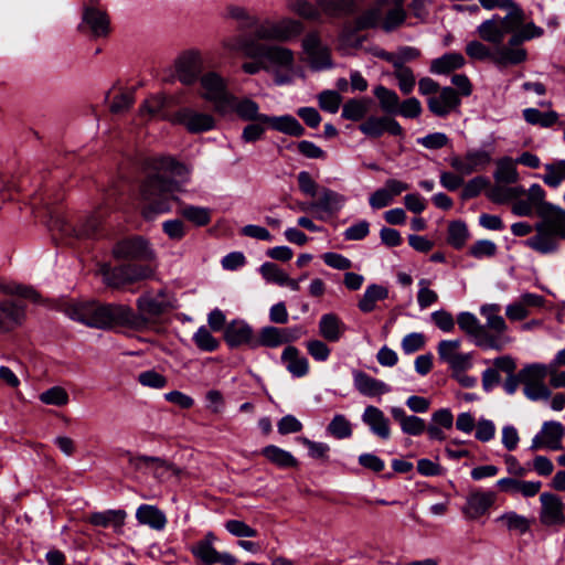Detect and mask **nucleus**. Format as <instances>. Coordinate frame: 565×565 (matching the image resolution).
<instances>
[{
    "label": "nucleus",
    "instance_id": "nucleus-1",
    "mask_svg": "<svg viewBox=\"0 0 565 565\" xmlns=\"http://www.w3.org/2000/svg\"><path fill=\"white\" fill-rule=\"evenodd\" d=\"M255 30L250 35H243L238 40L237 49L249 58H266L269 65L292 70L295 64L294 52L277 44H266L262 41L288 42L303 32L302 22L284 18L279 21L264 20L254 25Z\"/></svg>",
    "mask_w": 565,
    "mask_h": 565
},
{
    "label": "nucleus",
    "instance_id": "nucleus-2",
    "mask_svg": "<svg viewBox=\"0 0 565 565\" xmlns=\"http://www.w3.org/2000/svg\"><path fill=\"white\" fill-rule=\"evenodd\" d=\"M64 312L72 320L96 329H110L115 326H139L129 306L102 303L94 300L67 302Z\"/></svg>",
    "mask_w": 565,
    "mask_h": 565
},
{
    "label": "nucleus",
    "instance_id": "nucleus-3",
    "mask_svg": "<svg viewBox=\"0 0 565 565\" xmlns=\"http://www.w3.org/2000/svg\"><path fill=\"white\" fill-rule=\"evenodd\" d=\"M541 222L535 224L536 234L525 241V245L540 254H551L558 249L557 239H565V210L553 204L540 212Z\"/></svg>",
    "mask_w": 565,
    "mask_h": 565
},
{
    "label": "nucleus",
    "instance_id": "nucleus-4",
    "mask_svg": "<svg viewBox=\"0 0 565 565\" xmlns=\"http://www.w3.org/2000/svg\"><path fill=\"white\" fill-rule=\"evenodd\" d=\"M179 191L180 186L175 179H146L141 186V195L146 201L143 216L153 218L157 214L169 212Z\"/></svg>",
    "mask_w": 565,
    "mask_h": 565
},
{
    "label": "nucleus",
    "instance_id": "nucleus-5",
    "mask_svg": "<svg viewBox=\"0 0 565 565\" xmlns=\"http://www.w3.org/2000/svg\"><path fill=\"white\" fill-rule=\"evenodd\" d=\"M500 311L499 303H486L480 307V313L486 319V323L482 324L486 327V350L502 351L513 341L508 334V324Z\"/></svg>",
    "mask_w": 565,
    "mask_h": 565
},
{
    "label": "nucleus",
    "instance_id": "nucleus-6",
    "mask_svg": "<svg viewBox=\"0 0 565 565\" xmlns=\"http://www.w3.org/2000/svg\"><path fill=\"white\" fill-rule=\"evenodd\" d=\"M134 164L146 177H183L191 173L188 166L170 156H139Z\"/></svg>",
    "mask_w": 565,
    "mask_h": 565
},
{
    "label": "nucleus",
    "instance_id": "nucleus-7",
    "mask_svg": "<svg viewBox=\"0 0 565 565\" xmlns=\"http://www.w3.org/2000/svg\"><path fill=\"white\" fill-rule=\"evenodd\" d=\"M199 83V95L211 103L215 113L220 115L221 110H224L225 104L233 99L227 81L218 73L210 71L200 76Z\"/></svg>",
    "mask_w": 565,
    "mask_h": 565
},
{
    "label": "nucleus",
    "instance_id": "nucleus-8",
    "mask_svg": "<svg viewBox=\"0 0 565 565\" xmlns=\"http://www.w3.org/2000/svg\"><path fill=\"white\" fill-rule=\"evenodd\" d=\"M217 536L209 531L194 542L189 551L196 561V565H236L237 558L228 552H218L215 547Z\"/></svg>",
    "mask_w": 565,
    "mask_h": 565
},
{
    "label": "nucleus",
    "instance_id": "nucleus-9",
    "mask_svg": "<svg viewBox=\"0 0 565 565\" xmlns=\"http://www.w3.org/2000/svg\"><path fill=\"white\" fill-rule=\"evenodd\" d=\"M79 30L92 38H104L110 32V20L99 0H84Z\"/></svg>",
    "mask_w": 565,
    "mask_h": 565
},
{
    "label": "nucleus",
    "instance_id": "nucleus-10",
    "mask_svg": "<svg viewBox=\"0 0 565 565\" xmlns=\"http://www.w3.org/2000/svg\"><path fill=\"white\" fill-rule=\"evenodd\" d=\"M381 6L376 3L375 7L363 11L359 17L345 21L341 32L342 44L359 47L362 44L363 39L355 34L360 31L377 26L381 23Z\"/></svg>",
    "mask_w": 565,
    "mask_h": 565
},
{
    "label": "nucleus",
    "instance_id": "nucleus-11",
    "mask_svg": "<svg viewBox=\"0 0 565 565\" xmlns=\"http://www.w3.org/2000/svg\"><path fill=\"white\" fill-rule=\"evenodd\" d=\"M548 375V367L545 364L533 363L521 370L524 395L530 401L548 399L550 388L545 385V377Z\"/></svg>",
    "mask_w": 565,
    "mask_h": 565
},
{
    "label": "nucleus",
    "instance_id": "nucleus-12",
    "mask_svg": "<svg viewBox=\"0 0 565 565\" xmlns=\"http://www.w3.org/2000/svg\"><path fill=\"white\" fill-rule=\"evenodd\" d=\"M138 315L135 317L140 321L139 326H132L136 329L146 327L150 321L159 318L167 312L172 306L167 299L166 289H160L157 295L146 292L137 299Z\"/></svg>",
    "mask_w": 565,
    "mask_h": 565
},
{
    "label": "nucleus",
    "instance_id": "nucleus-13",
    "mask_svg": "<svg viewBox=\"0 0 565 565\" xmlns=\"http://www.w3.org/2000/svg\"><path fill=\"white\" fill-rule=\"evenodd\" d=\"M128 465L135 471L150 472L154 478L163 481L170 477H178L181 470L173 463L167 461L160 457L146 456V455H132L127 452Z\"/></svg>",
    "mask_w": 565,
    "mask_h": 565
},
{
    "label": "nucleus",
    "instance_id": "nucleus-14",
    "mask_svg": "<svg viewBox=\"0 0 565 565\" xmlns=\"http://www.w3.org/2000/svg\"><path fill=\"white\" fill-rule=\"evenodd\" d=\"M170 121L183 126L190 134L206 132L215 128V119L211 114L199 111L192 107H181L174 111Z\"/></svg>",
    "mask_w": 565,
    "mask_h": 565
},
{
    "label": "nucleus",
    "instance_id": "nucleus-15",
    "mask_svg": "<svg viewBox=\"0 0 565 565\" xmlns=\"http://www.w3.org/2000/svg\"><path fill=\"white\" fill-rule=\"evenodd\" d=\"M302 49L312 70L322 71L333 66L330 50L322 44L318 32H309L302 39Z\"/></svg>",
    "mask_w": 565,
    "mask_h": 565
},
{
    "label": "nucleus",
    "instance_id": "nucleus-16",
    "mask_svg": "<svg viewBox=\"0 0 565 565\" xmlns=\"http://www.w3.org/2000/svg\"><path fill=\"white\" fill-rule=\"evenodd\" d=\"M303 334L305 330L299 326L290 328L267 326L260 329L259 337L256 338V343L257 347L277 348L282 344L295 342Z\"/></svg>",
    "mask_w": 565,
    "mask_h": 565
},
{
    "label": "nucleus",
    "instance_id": "nucleus-17",
    "mask_svg": "<svg viewBox=\"0 0 565 565\" xmlns=\"http://www.w3.org/2000/svg\"><path fill=\"white\" fill-rule=\"evenodd\" d=\"M102 225V218L97 215H92L85 220L79 226H74L63 216H56L52 220L51 226L57 230L65 237H73L76 239H87L96 235Z\"/></svg>",
    "mask_w": 565,
    "mask_h": 565
},
{
    "label": "nucleus",
    "instance_id": "nucleus-18",
    "mask_svg": "<svg viewBox=\"0 0 565 565\" xmlns=\"http://www.w3.org/2000/svg\"><path fill=\"white\" fill-rule=\"evenodd\" d=\"M497 501V493L490 490H471L462 507V513L468 520H479L487 515Z\"/></svg>",
    "mask_w": 565,
    "mask_h": 565
},
{
    "label": "nucleus",
    "instance_id": "nucleus-19",
    "mask_svg": "<svg viewBox=\"0 0 565 565\" xmlns=\"http://www.w3.org/2000/svg\"><path fill=\"white\" fill-rule=\"evenodd\" d=\"M175 77L183 85L196 83L202 73L201 55L194 51L183 52L174 62Z\"/></svg>",
    "mask_w": 565,
    "mask_h": 565
},
{
    "label": "nucleus",
    "instance_id": "nucleus-20",
    "mask_svg": "<svg viewBox=\"0 0 565 565\" xmlns=\"http://www.w3.org/2000/svg\"><path fill=\"white\" fill-rule=\"evenodd\" d=\"M540 502L539 518L544 526H555L565 523V504L559 497L551 492H543L540 495Z\"/></svg>",
    "mask_w": 565,
    "mask_h": 565
},
{
    "label": "nucleus",
    "instance_id": "nucleus-21",
    "mask_svg": "<svg viewBox=\"0 0 565 565\" xmlns=\"http://www.w3.org/2000/svg\"><path fill=\"white\" fill-rule=\"evenodd\" d=\"M113 255L117 259L149 260L153 252L142 237H132L118 242L113 248Z\"/></svg>",
    "mask_w": 565,
    "mask_h": 565
},
{
    "label": "nucleus",
    "instance_id": "nucleus-22",
    "mask_svg": "<svg viewBox=\"0 0 565 565\" xmlns=\"http://www.w3.org/2000/svg\"><path fill=\"white\" fill-rule=\"evenodd\" d=\"M230 102L225 104L224 110H221V116L236 114L238 118L244 121H257L263 124V118L267 117L265 114L259 113V106L256 102L248 97L238 98L232 94Z\"/></svg>",
    "mask_w": 565,
    "mask_h": 565
},
{
    "label": "nucleus",
    "instance_id": "nucleus-23",
    "mask_svg": "<svg viewBox=\"0 0 565 565\" xmlns=\"http://www.w3.org/2000/svg\"><path fill=\"white\" fill-rule=\"evenodd\" d=\"M518 179H495V183L486 189L487 196L494 203L516 202L525 190L516 183Z\"/></svg>",
    "mask_w": 565,
    "mask_h": 565
},
{
    "label": "nucleus",
    "instance_id": "nucleus-24",
    "mask_svg": "<svg viewBox=\"0 0 565 565\" xmlns=\"http://www.w3.org/2000/svg\"><path fill=\"white\" fill-rule=\"evenodd\" d=\"M359 129L370 138H379L384 132H388L392 136L403 135V128L399 122L390 116H370L359 126Z\"/></svg>",
    "mask_w": 565,
    "mask_h": 565
},
{
    "label": "nucleus",
    "instance_id": "nucleus-25",
    "mask_svg": "<svg viewBox=\"0 0 565 565\" xmlns=\"http://www.w3.org/2000/svg\"><path fill=\"white\" fill-rule=\"evenodd\" d=\"M224 339L231 348L248 345L257 348L253 328L244 320H234L228 323L224 331Z\"/></svg>",
    "mask_w": 565,
    "mask_h": 565
},
{
    "label": "nucleus",
    "instance_id": "nucleus-26",
    "mask_svg": "<svg viewBox=\"0 0 565 565\" xmlns=\"http://www.w3.org/2000/svg\"><path fill=\"white\" fill-rule=\"evenodd\" d=\"M544 298L537 294L525 292L505 308V316L510 321H521L531 313V308L544 306Z\"/></svg>",
    "mask_w": 565,
    "mask_h": 565
},
{
    "label": "nucleus",
    "instance_id": "nucleus-27",
    "mask_svg": "<svg viewBox=\"0 0 565 565\" xmlns=\"http://www.w3.org/2000/svg\"><path fill=\"white\" fill-rule=\"evenodd\" d=\"M545 192L541 185L534 183L530 186L529 192L520 198L519 201L512 205V212L519 216H530L535 207L539 209V213L550 203L544 202Z\"/></svg>",
    "mask_w": 565,
    "mask_h": 565
},
{
    "label": "nucleus",
    "instance_id": "nucleus-28",
    "mask_svg": "<svg viewBox=\"0 0 565 565\" xmlns=\"http://www.w3.org/2000/svg\"><path fill=\"white\" fill-rule=\"evenodd\" d=\"M361 419L369 427L373 435L382 440L390 439V419L385 416L382 409L376 406L369 405L364 408Z\"/></svg>",
    "mask_w": 565,
    "mask_h": 565
},
{
    "label": "nucleus",
    "instance_id": "nucleus-29",
    "mask_svg": "<svg viewBox=\"0 0 565 565\" xmlns=\"http://www.w3.org/2000/svg\"><path fill=\"white\" fill-rule=\"evenodd\" d=\"M460 105V98L452 87H444L439 96H433L427 99L428 109L438 117H446Z\"/></svg>",
    "mask_w": 565,
    "mask_h": 565
},
{
    "label": "nucleus",
    "instance_id": "nucleus-30",
    "mask_svg": "<svg viewBox=\"0 0 565 565\" xmlns=\"http://www.w3.org/2000/svg\"><path fill=\"white\" fill-rule=\"evenodd\" d=\"M490 162V154L486 150H471L463 157L451 158V167L459 173L469 174L486 167Z\"/></svg>",
    "mask_w": 565,
    "mask_h": 565
},
{
    "label": "nucleus",
    "instance_id": "nucleus-31",
    "mask_svg": "<svg viewBox=\"0 0 565 565\" xmlns=\"http://www.w3.org/2000/svg\"><path fill=\"white\" fill-rule=\"evenodd\" d=\"M25 317L24 307L12 300L0 302V333L19 327Z\"/></svg>",
    "mask_w": 565,
    "mask_h": 565
},
{
    "label": "nucleus",
    "instance_id": "nucleus-32",
    "mask_svg": "<svg viewBox=\"0 0 565 565\" xmlns=\"http://www.w3.org/2000/svg\"><path fill=\"white\" fill-rule=\"evenodd\" d=\"M353 384L361 395L374 397L391 392V387L380 381L366 374L363 371H353Z\"/></svg>",
    "mask_w": 565,
    "mask_h": 565
},
{
    "label": "nucleus",
    "instance_id": "nucleus-33",
    "mask_svg": "<svg viewBox=\"0 0 565 565\" xmlns=\"http://www.w3.org/2000/svg\"><path fill=\"white\" fill-rule=\"evenodd\" d=\"M408 185L396 179L387 181L385 186L376 190L369 200L372 209L380 210L390 205L394 198L399 195L403 191L407 190Z\"/></svg>",
    "mask_w": 565,
    "mask_h": 565
},
{
    "label": "nucleus",
    "instance_id": "nucleus-34",
    "mask_svg": "<svg viewBox=\"0 0 565 565\" xmlns=\"http://www.w3.org/2000/svg\"><path fill=\"white\" fill-rule=\"evenodd\" d=\"M391 415L399 424L401 430L411 436H419L426 430V423L415 415H407L399 406L391 407Z\"/></svg>",
    "mask_w": 565,
    "mask_h": 565
},
{
    "label": "nucleus",
    "instance_id": "nucleus-35",
    "mask_svg": "<svg viewBox=\"0 0 565 565\" xmlns=\"http://www.w3.org/2000/svg\"><path fill=\"white\" fill-rule=\"evenodd\" d=\"M527 52L522 47H510L508 45H497L493 50V64L498 68H504L510 65H519L525 62Z\"/></svg>",
    "mask_w": 565,
    "mask_h": 565
},
{
    "label": "nucleus",
    "instance_id": "nucleus-36",
    "mask_svg": "<svg viewBox=\"0 0 565 565\" xmlns=\"http://www.w3.org/2000/svg\"><path fill=\"white\" fill-rule=\"evenodd\" d=\"M459 328L471 337L475 344L486 350L484 334L486 327H483L478 318L471 312H460L457 317Z\"/></svg>",
    "mask_w": 565,
    "mask_h": 565
},
{
    "label": "nucleus",
    "instance_id": "nucleus-37",
    "mask_svg": "<svg viewBox=\"0 0 565 565\" xmlns=\"http://www.w3.org/2000/svg\"><path fill=\"white\" fill-rule=\"evenodd\" d=\"M281 361L286 365L287 371L295 377H302L309 372L308 359L301 355L300 351L294 345H288L284 349Z\"/></svg>",
    "mask_w": 565,
    "mask_h": 565
},
{
    "label": "nucleus",
    "instance_id": "nucleus-38",
    "mask_svg": "<svg viewBox=\"0 0 565 565\" xmlns=\"http://www.w3.org/2000/svg\"><path fill=\"white\" fill-rule=\"evenodd\" d=\"M136 519L140 524L156 531H162L168 522L164 512L151 504H141L136 511Z\"/></svg>",
    "mask_w": 565,
    "mask_h": 565
},
{
    "label": "nucleus",
    "instance_id": "nucleus-39",
    "mask_svg": "<svg viewBox=\"0 0 565 565\" xmlns=\"http://www.w3.org/2000/svg\"><path fill=\"white\" fill-rule=\"evenodd\" d=\"M263 124L269 125L270 128L279 132L301 137L305 135V128L301 124L291 115L284 116H268L263 118Z\"/></svg>",
    "mask_w": 565,
    "mask_h": 565
},
{
    "label": "nucleus",
    "instance_id": "nucleus-40",
    "mask_svg": "<svg viewBox=\"0 0 565 565\" xmlns=\"http://www.w3.org/2000/svg\"><path fill=\"white\" fill-rule=\"evenodd\" d=\"M347 330V326L334 313L322 315L319 320V333L329 342H338Z\"/></svg>",
    "mask_w": 565,
    "mask_h": 565
},
{
    "label": "nucleus",
    "instance_id": "nucleus-41",
    "mask_svg": "<svg viewBox=\"0 0 565 565\" xmlns=\"http://www.w3.org/2000/svg\"><path fill=\"white\" fill-rule=\"evenodd\" d=\"M394 7L390 9L386 14L381 19V28L386 33L393 32L402 26L407 18V12L404 9V0H392ZM386 3V0H377L381 7Z\"/></svg>",
    "mask_w": 565,
    "mask_h": 565
},
{
    "label": "nucleus",
    "instance_id": "nucleus-42",
    "mask_svg": "<svg viewBox=\"0 0 565 565\" xmlns=\"http://www.w3.org/2000/svg\"><path fill=\"white\" fill-rule=\"evenodd\" d=\"M321 14L331 18H341L356 12L354 0H316Z\"/></svg>",
    "mask_w": 565,
    "mask_h": 565
},
{
    "label": "nucleus",
    "instance_id": "nucleus-43",
    "mask_svg": "<svg viewBox=\"0 0 565 565\" xmlns=\"http://www.w3.org/2000/svg\"><path fill=\"white\" fill-rule=\"evenodd\" d=\"M466 61L461 53L450 52L431 61L429 71L433 74H448L455 70L461 68Z\"/></svg>",
    "mask_w": 565,
    "mask_h": 565
},
{
    "label": "nucleus",
    "instance_id": "nucleus-44",
    "mask_svg": "<svg viewBox=\"0 0 565 565\" xmlns=\"http://www.w3.org/2000/svg\"><path fill=\"white\" fill-rule=\"evenodd\" d=\"M262 455L273 465L287 469L298 466V460L287 450L275 445H268L262 449Z\"/></svg>",
    "mask_w": 565,
    "mask_h": 565
},
{
    "label": "nucleus",
    "instance_id": "nucleus-45",
    "mask_svg": "<svg viewBox=\"0 0 565 565\" xmlns=\"http://www.w3.org/2000/svg\"><path fill=\"white\" fill-rule=\"evenodd\" d=\"M388 297V290L386 287L377 284H372L366 287L362 298L360 299L358 307L362 312H371L375 309L376 302L384 300Z\"/></svg>",
    "mask_w": 565,
    "mask_h": 565
},
{
    "label": "nucleus",
    "instance_id": "nucleus-46",
    "mask_svg": "<svg viewBox=\"0 0 565 565\" xmlns=\"http://www.w3.org/2000/svg\"><path fill=\"white\" fill-rule=\"evenodd\" d=\"M99 274L104 284L111 288H121L129 285L126 265L111 267L104 264L99 268Z\"/></svg>",
    "mask_w": 565,
    "mask_h": 565
},
{
    "label": "nucleus",
    "instance_id": "nucleus-47",
    "mask_svg": "<svg viewBox=\"0 0 565 565\" xmlns=\"http://www.w3.org/2000/svg\"><path fill=\"white\" fill-rule=\"evenodd\" d=\"M495 522L504 526L508 531L516 532L520 535L525 534L531 527V521L514 511L501 514L495 519Z\"/></svg>",
    "mask_w": 565,
    "mask_h": 565
},
{
    "label": "nucleus",
    "instance_id": "nucleus-48",
    "mask_svg": "<svg viewBox=\"0 0 565 565\" xmlns=\"http://www.w3.org/2000/svg\"><path fill=\"white\" fill-rule=\"evenodd\" d=\"M507 10L505 17L494 15L504 35L516 31L524 22V11L518 3Z\"/></svg>",
    "mask_w": 565,
    "mask_h": 565
},
{
    "label": "nucleus",
    "instance_id": "nucleus-49",
    "mask_svg": "<svg viewBox=\"0 0 565 565\" xmlns=\"http://www.w3.org/2000/svg\"><path fill=\"white\" fill-rule=\"evenodd\" d=\"M541 434L545 440V447L551 450L562 449V438L565 434L563 425L558 422H545Z\"/></svg>",
    "mask_w": 565,
    "mask_h": 565
},
{
    "label": "nucleus",
    "instance_id": "nucleus-50",
    "mask_svg": "<svg viewBox=\"0 0 565 565\" xmlns=\"http://www.w3.org/2000/svg\"><path fill=\"white\" fill-rule=\"evenodd\" d=\"M373 94L379 100L380 107L384 113L395 115L401 102L395 90L383 85H379L374 88Z\"/></svg>",
    "mask_w": 565,
    "mask_h": 565
},
{
    "label": "nucleus",
    "instance_id": "nucleus-51",
    "mask_svg": "<svg viewBox=\"0 0 565 565\" xmlns=\"http://www.w3.org/2000/svg\"><path fill=\"white\" fill-rule=\"evenodd\" d=\"M287 8L306 20L321 21V11L317 3L313 4L308 0H287Z\"/></svg>",
    "mask_w": 565,
    "mask_h": 565
},
{
    "label": "nucleus",
    "instance_id": "nucleus-52",
    "mask_svg": "<svg viewBox=\"0 0 565 565\" xmlns=\"http://www.w3.org/2000/svg\"><path fill=\"white\" fill-rule=\"evenodd\" d=\"M477 32L483 41L495 45L502 44L505 36L494 15L491 19L483 21L477 28Z\"/></svg>",
    "mask_w": 565,
    "mask_h": 565
},
{
    "label": "nucleus",
    "instance_id": "nucleus-53",
    "mask_svg": "<svg viewBox=\"0 0 565 565\" xmlns=\"http://www.w3.org/2000/svg\"><path fill=\"white\" fill-rule=\"evenodd\" d=\"M370 104L371 100L366 98H351L342 107V117L348 120L359 121L367 114Z\"/></svg>",
    "mask_w": 565,
    "mask_h": 565
},
{
    "label": "nucleus",
    "instance_id": "nucleus-54",
    "mask_svg": "<svg viewBox=\"0 0 565 565\" xmlns=\"http://www.w3.org/2000/svg\"><path fill=\"white\" fill-rule=\"evenodd\" d=\"M523 117L531 125H539L543 128L552 127L558 121V114L554 110L542 113L536 108H525Z\"/></svg>",
    "mask_w": 565,
    "mask_h": 565
},
{
    "label": "nucleus",
    "instance_id": "nucleus-55",
    "mask_svg": "<svg viewBox=\"0 0 565 565\" xmlns=\"http://www.w3.org/2000/svg\"><path fill=\"white\" fill-rule=\"evenodd\" d=\"M469 237L467 225L461 221L450 222L448 225V237L447 242L456 249H460L465 246Z\"/></svg>",
    "mask_w": 565,
    "mask_h": 565
},
{
    "label": "nucleus",
    "instance_id": "nucleus-56",
    "mask_svg": "<svg viewBox=\"0 0 565 565\" xmlns=\"http://www.w3.org/2000/svg\"><path fill=\"white\" fill-rule=\"evenodd\" d=\"M394 76L397 79L398 88L404 95H409L416 85V78L411 67L396 64Z\"/></svg>",
    "mask_w": 565,
    "mask_h": 565
},
{
    "label": "nucleus",
    "instance_id": "nucleus-57",
    "mask_svg": "<svg viewBox=\"0 0 565 565\" xmlns=\"http://www.w3.org/2000/svg\"><path fill=\"white\" fill-rule=\"evenodd\" d=\"M180 213L196 226H204L211 222V212L207 207L186 205Z\"/></svg>",
    "mask_w": 565,
    "mask_h": 565
},
{
    "label": "nucleus",
    "instance_id": "nucleus-58",
    "mask_svg": "<svg viewBox=\"0 0 565 565\" xmlns=\"http://www.w3.org/2000/svg\"><path fill=\"white\" fill-rule=\"evenodd\" d=\"M344 202L345 198L343 195L331 190H323L318 203L315 205L329 213H334L344 205Z\"/></svg>",
    "mask_w": 565,
    "mask_h": 565
},
{
    "label": "nucleus",
    "instance_id": "nucleus-59",
    "mask_svg": "<svg viewBox=\"0 0 565 565\" xmlns=\"http://www.w3.org/2000/svg\"><path fill=\"white\" fill-rule=\"evenodd\" d=\"M225 12L227 18H231L239 22L242 28H253L256 24L257 18L244 7L228 4L225 9Z\"/></svg>",
    "mask_w": 565,
    "mask_h": 565
},
{
    "label": "nucleus",
    "instance_id": "nucleus-60",
    "mask_svg": "<svg viewBox=\"0 0 565 565\" xmlns=\"http://www.w3.org/2000/svg\"><path fill=\"white\" fill-rule=\"evenodd\" d=\"M193 341L200 350L205 352H213L220 345L218 340L204 326H201L193 334Z\"/></svg>",
    "mask_w": 565,
    "mask_h": 565
},
{
    "label": "nucleus",
    "instance_id": "nucleus-61",
    "mask_svg": "<svg viewBox=\"0 0 565 565\" xmlns=\"http://www.w3.org/2000/svg\"><path fill=\"white\" fill-rule=\"evenodd\" d=\"M39 398L43 404L54 406H64L70 401L67 392L61 386H53L42 392Z\"/></svg>",
    "mask_w": 565,
    "mask_h": 565
},
{
    "label": "nucleus",
    "instance_id": "nucleus-62",
    "mask_svg": "<svg viewBox=\"0 0 565 565\" xmlns=\"http://www.w3.org/2000/svg\"><path fill=\"white\" fill-rule=\"evenodd\" d=\"M328 431L338 439L349 438L352 435L351 423L344 415L337 414L328 425Z\"/></svg>",
    "mask_w": 565,
    "mask_h": 565
},
{
    "label": "nucleus",
    "instance_id": "nucleus-63",
    "mask_svg": "<svg viewBox=\"0 0 565 565\" xmlns=\"http://www.w3.org/2000/svg\"><path fill=\"white\" fill-rule=\"evenodd\" d=\"M430 280L422 278L418 281L417 303L420 309H426L438 301V294L429 288Z\"/></svg>",
    "mask_w": 565,
    "mask_h": 565
},
{
    "label": "nucleus",
    "instance_id": "nucleus-64",
    "mask_svg": "<svg viewBox=\"0 0 565 565\" xmlns=\"http://www.w3.org/2000/svg\"><path fill=\"white\" fill-rule=\"evenodd\" d=\"M125 518L124 511L109 510L106 512H95L89 516L92 524L97 526H108L109 524H121Z\"/></svg>",
    "mask_w": 565,
    "mask_h": 565
}]
</instances>
